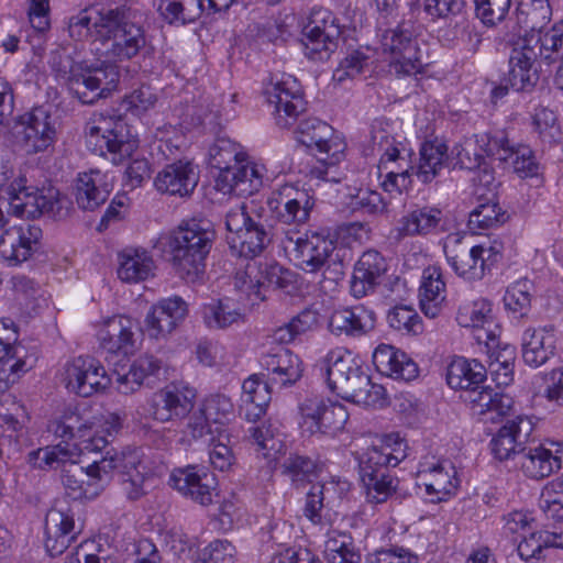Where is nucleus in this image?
<instances>
[{
    "label": "nucleus",
    "instance_id": "1",
    "mask_svg": "<svg viewBox=\"0 0 563 563\" xmlns=\"http://www.w3.org/2000/svg\"><path fill=\"white\" fill-rule=\"evenodd\" d=\"M63 484L67 496L74 500L92 499L103 489L109 479L106 467L115 468L123 483H130L131 498L140 495L144 474L140 471V461L135 460H93L85 465V460H66Z\"/></svg>",
    "mask_w": 563,
    "mask_h": 563
},
{
    "label": "nucleus",
    "instance_id": "2",
    "mask_svg": "<svg viewBox=\"0 0 563 563\" xmlns=\"http://www.w3.org/2000/svg\"><path fill=\"white\" fill-rule=\"evenodd\" d=\"M323 368L328 387L341 398L372 408H382L386 404V389L372 382L350 351H331L325 357Z\"/></svg>",
    "mask_w": 563,
    "mask_h": 563
},
{
    "label": "nucleus",
    "instance_id": "3",
    "mask_svg": "<svg viewBox=\"0 0 563 563\" xmlns=\"http://www.w3.org/2000/svg\"><path fill=\"white\" fill-rule=\"evenodd\" d=\"M49 64L57 77L67 80L69 90L86 104L108 97L117 88L120 78L117 65L74 63L64 49L52 52Z\"/></svg>",
    "mask_w": 563,
    "mask_h": 563
},
{
    "label": "nucleus",
    "instance_id": "4",
    "mask_svg": "<svg viewBox=\"0 0 563 563\" xmlns=\"http://www.w3.org/2000/svg\"><path fill=\"white\" fill-rule=\"evenodd\" d=\"M167 252L175 274L195 283L202 278L206 258L213 242V232L196 220L183 221L166 238Z\"/></svg>",
    "mask_w": 563,
    "mask_h": 563
},
{
    "label": "nucleus",
    "instance_id": "5",
    "mask_svg": "<svg viewBox=\"0 0 563 563\" xmlns=\"http://www.w3.org/2000/svg\"><path fill=\"white\" fill-rule=\"evenodd\" d=\"M296 139L317 158V164L310 169L312 177L329 183L341 180L339 164L345 158L346 150L341 134L327 122L309 118L299 123Z\"/></svg>",
    "mask_w": 563,
    "mask_h": 563
},
{
    "label": "nucleus",
    "instance_id": "6",
    "mask_svg": "<svg viewBox=\"0 0 563 563\" xmlns=\"http://www.w3.org/2000/svg\"><path fill=\"white\" fill-rule=\"evenodd\" d=\"M87 147L101 156L112 155L114 164L130 157L139 147V139L132 128L120 117L93 113L86 123Z\"/></svg>",
    "mask_w": 563,
    "mask_h": 563
},
{
    "label": "nucleus",
    "instance_id": "7",
    "mask_svg": "<svg viewBox=\"0 0 563 563\" xmlns=\"http://www.w3.org/2000/svg\"><path fill=\"white\" fill-rule=\"evenodd\" d=\"M100 43L103 54L113 62L129 60L146 44L143 26L121 9H108Z\"/></svg>",
    "mask_w": 563,
    "mask_h": 563
},
{
    "label": "nucleus",
    "instance_id": "8",
    "mask_svg": "<svg viewBox=\"0 0 563 563\" xmlns=\"http://www.w3.org/2000/svg\"><path fill=\"white\" fill-rule=\"evenodd\" d=\"M254 202L232 207L225 216L227 241L232 253L245 258L258 256L269 243L264 227L253 217Z\"/></svg>",
    "mask_w": 563,
    "mask_h": 563
},
{
    "label": "nucleus",
    "instance_id": "9",
    "mask_svg": "<svg viewBox=\"0 0 563 563\" xmlns=\"http://www.w3.org/2000/svg\"><path fill=\"white\" fill-rule=\"evenodd\" d=\"M443 252L454 273L468 282L479 280L500 258V250L494 245L482 244L470 246L461 233L446 235Z\"/></svg>",
    "mask_w": 563,
    "mask_h": 563
},
{
    "label": "nucleus",
    "instance_id": "10",
    "mask_svg": "<svg viewBox=\"0 0 563 563\" xmlns=\"http://www.w3.org/2000/svg\"><path fill=\"white\" fill-rule=\"evenodd\" d=\"M291 277V273L275 261H247L244 269L236 272L234 287L254 306L265 299L266 287L286 288Z\"/></svg>",
    "mask_w": 563,
    "mask_h": 563
},
{
    "label": "nucleus",
    "instance_id": "11",
    "mask_svg": "<svg viewBox=\"0 0 563 563\" xmlns=\"http://www.w3.org/2000/svg\"><path fill=\"white\" fill-rule=\"evenodd\" d=\"M380 49L390 74L411 76L420 73L422 62L418 42L412 32L404 24L383 33Z\"/></svg>",
    "mask_w": 563,
    "mask_h": 563
},
{
    "label": "nucleus",
    "instance_id": "12",
    "mask_svg": "<svg viewBox=\"0 0 563 563\" xmlns=\"http://www.w3.org/2000/svg\"><path fill=\"white\" fill-rule=\"evenodd\" d=\"M280 244L307 273L320 271L334 251V244L330 239L317 232L302 233L298 229L284 230Z\"/></svg>",
    "mask_w": 563,
    "mask_h": 563
},
{
    "label": "nucleus",
    "instance_id": "13",
    "mask_svg": "<svg viewBox=\"0 0 563 563\" xmlns=\"http://www.w3.org/2000/svg\"><path fill=\"white\" fill-rule=\"evenodd\" d=\"M382 151L377 165L378 178L386 192L400 194L411 186L412 152L393 136L386 135L379 143Z\"/></svg>",
    "mask_w": 563,
    "mask_h": 563
},
{
    "label": "nucleus",
    "instance_id": "14",
    "mask_svg": "<svg viewBox=\"0 0 563 563\" xmlns=\"http://www.w3.org/2000/svg\"><path fill=\"white\" fill-rule=\"evenodd\" d=\"M196 390L185 382H172L154 391L145 401L143 412L159 422L186 417L192 409Z\"/></svg>",
    "mask_w": 563,
    "mask_h": 563
},
{
    "label": "nucleus",
    "instance_id": "15",
    "mask_svg": "<svg viewBox=\"0 0 563 563\" xmlns=\"http://www.w3.org/2000/svg\"><path fill=\"white\" fill-rule=\"evenodd\" d=\"M341 35L336 16L328 9L313 8L302 31L305 55L312 60H323L335 51Z\"/></svg>",
    "mask_w": 563,
    "mask_h": 563
},
{
    "label": "nucleus",
    "instance_id": "16",
    "mask_svg": "<svg viewBox=\"0 0 563 563\" xmlns=\"http://www.w3.org/2000/svg\"><path fill=\"white\" fill-rule=\"evenodd\" d=\"M65 388L80 397L102 394L111 386V377L95 357L78 356L65 363L62 371Z\"/></svg>",
    "mask_w": 563,
    "mask_h": 563
},
{
    "label": "nucleus",
    "instance_id": "17",
    "mask_svg": "<svg viewBox=\"0 0 563 563\" xmlns=\"http://www.w3.org/2000/svg\"><path fill=\"white\" fill-rule=\"evenodd\" d=\"M264 97L279 125L305 111L306 102L299 81L289 74L273 75L265 85Z\"/></svg>",
    "mask_w": 563,
    "mask_h": 563
},
{
    "label": "nucleus",
    "instance_id": "18",
    "mask_svg": "<svg viewBox=\"0 0 563 563\" xmlns=\"http://www.w3.org/2000/svg\"><path fill=\"white\" fill-rule=\"evenodd\" d=\"M540 38L537 34H520L511 44L508 73L505 81L515 91H530L539 76L534 68L538 58L537 47Z\"/></svg>",
    "mask_w": 563,
    "mask_h": 563
},
{
    "label": "nucleus",
    "instance_id": "19",
    "mask_svg": "<svg viewBox=\"0 0 563 563\" xmlns=\"http://www.w3.org/2000/svg\"><path fill=\"white\" fill-rule=\"evenodd\" d=\"M18 128V143L26 154L45 152L57 139V121L44 107L20 115Z\"/></svg>",
    "mask_w": 563,
    "mask_h": 563
},
{
    "label": "nucleus",
    "instance_id": "20",
    "mask_svg": "<svg viewBox=\"0 0 563 563\" xmlns=\"http://www.w3.org/2000/svg\"><path fill=\"white\" fill-rule=\"evenodd\" d=\"M8 196L10 209L18 217L35 218L42 213H53L60 203L59 191L55 187L40 190L27 186L24 177L10 184Z\"/></svg>",
    "mask_w": 563,
    "mask_h": 563
},
{
    "label": "nucleus",
    "instance_id": "21",
    "mask_svg": "<svg viewBox=\"0 0 563 563\" xmlns=\"http://www.w3.org/2000/svg\"><path fill=\"white\" fill-rule=\"evenodd\" d=\"M188 313V303L180 296L162 298L151 306L144 318V334L151 340H166L180 327Z\"/></svg>",
    "mask_w": 563,
    "mask_h": 563
},
{
    "label": "nucleus",
    "instance_id": "22",
    "mask_svg": "<svg viewBox=\"0 0 563 563\" xmlns=\"http://www.w3.org/2000/svg\"><path fill=\"white\" fill-rule=\"evenodd\" d=\"M267 206L280 223L297 228L309 220L314 199L303 188L284 185L272 192Z\"/></svg>",
    "mask_w": 563,
    "mask_h": 563
},
{
    "label": "nucleus",
    "instance_id": "23",
    "mask_svg": "<svg viewBox=\"0 0 563 563\" xmlns=\"http://www.w3.org/2000/svg\"><path fill=\"white\" fill-rule=\"evenodd\" d=\"M100 347L107 353L129 356L136 351V322L125 314H114L96 325Z\"/></svg>",
    "mask_w": 563,
    "mask_h": 563
},
{
    "label": "nucleus",
    "instance_id": "24",
    "mask_svg": "<svg viewBox=\"0 0 563 563\" xmlns=\"http://www.w3.org/2000/svg\"><path fill=\"white\" fill-rule=\"evenodd\" d=\"M80 532L74 511L65 500H58L45 518L44 545L51 556L62 554Z\"/></svg>",
    "mask_w": 563,
    "mask_h": 563
},
{
    "label": "nucleus",
    "instance_id": "25",
    "mask_svg": "<svg viewBox=\"0 0 563 563\" xmlns=\"http://www.w3.org/2000/svg\"><path fill=\"white\" fill-rule=\"evenodd\" d=\"M169 485L181 496L201 506L212 503L217 482L214 475L205 466L188 465L173 470Z\"/></svg>",
    "mask_w": 563,
    "mask_h": 563
},
{
    "label": "nucleus",
    "instance_id": "26",
    "mask_svg": "<svg viewBox=\"0 0 563 563\" xmlns=\"http://www.w3.org/2000/svg\"><path fill=\"white\" fill-rule=\"evenodd\" d=\"M456 321L461 327L474 329L478 343L490 346L496 342L498 327L489 300L477 298L462 302L457 309Z\"/></svg>",
    "mask_w": 563,
    "mask_h": 563
},
{
    "label": "nucleus",
    "instance_id": "27",
    "mask_svg": "<svg viewBox=\"0 0 563 563\" xmlns=\"http://www.w3.org/2000/svg\"><path fill=\"white\" fill-rule=\"evenodd\" d=\"M495 140L498 137H489L486 134L465 137L452 147L450 159L461 168L483 172L485 183L489 184L494 178L485 163V157L495 156L496 147L493 144Z\"/></svg>",
    "mask_w": 563,
    "mask_h": 563
},
{
    "label": "nucleus",
    "instance_id": "28",
    "mask_svg": "<svg viewBox=\"0 0 563 563\" xmlns=\"http://www.w3.org/2000/svg\"><path fill=\"white\" fill-rule=\"evenodd\" d=\"M242 162L233 164L229 169L220 172L216 178V189L222 194L250 196L263 184V168L250 162L247 155Z\"/></svg>",
    "mask_w": 563,
    "mask_h": 563
},
{
    "label": "nucleus",
    "instance_id": "29",
    "mask_svg": "<svg viewBox=\"0 0 563 563\" xmlns=\"http://www.w3.org/2000/svg\"><path fill=\"white\" fill-rule=\"evenodd\" d=\"M122 426L121 417L115 412H101L95 415L87 428L81 432L82 440L75 444L78 446L79 455L85 454H104L102 457H113L109 449L108 435L117 433Z\"/></svg>",
    "mask_w": 563,
    "mask_h": 563
},
{
    "label": "nucleus",
    "instance_id": "30",
    "mask_svg": "<svg viewBox=\"0 0 563 563\" xmlns=\"http://www.w3.org/2000/svg\"><path fill=\"white\" fill-rule=\"evenodd\" d=\"M41 235L42 231L36 225L20 224L9 228L0 236V257L9 266L27 261Z\"/></svg>",
    "mask_w": 563,
    "mask_h": 563
},
{
    "label": "nucleus",
    "instance_id": "31",
    "mask_svg": "<svg viewBox=\"0 0 563 563\" xmlns=\"http://www.w3.org/2000/svg\"><path fill=\"white\" fill-rule=\"evenodd\" d=\"M375 312L363 306L357 305L352 308H335L329 316V330L335 335L361 336L375 328Z\"/></svg>",
    "mask_w": 563,
    "mask_h": 563
},
{
    "label": "nucleus",
    "instance_id": "32",
    "mask_svg": "<svg viewBox=\"0 0 563 563\" xmlns=\"http://www.w3.org/2000/svg\"><path fill=\"white\" fill-rule=\"evenodd\" d=\"M445 230L443 211L434 206L415 208L405 213L398 221V238L427 236Z\"/></svg>",
    "mask_w": 563,
    "mask_h": 563
},
{
    "label": "nucleus",
    "instance_id": "33",
    "mask_svg": "<svg viewBox=\"0 0 563 563\" xmlns=\"http://www.w3.org/2000/svg\"><path fill=\"white\" fill-rule=\"evenodd\" d=\"M376 371L387 377L410 382L418 374V365L405 352L390 344H378L372 355Z\"/></svg>",
    "mask_w": 563,
    "mask_h": 563
},
{
    "label": "nucleus",
    "instance_id": "34",
    "mask_svg": "<svg viewBox=\"0 0 563 563\" xmlns=\"http://www.w3.org/2000/svg\"><path fill=\"white\" fill-rule=\"evenodd\" d=\"M198 180L196 167L190 162L178 161L158 172L154 185L161 192L186 197L192 194Z\"/></svg>",
    "mask_w": 563,
    "mask_h": 563
},
{
    "label": "nucleus",
    "instance_id": "35",
    "mask_svg": "<svg viewBox=\"0 0 563 563\" xmlns=\"http://www.w3.org/2000/svg\"><path fill=\"white\" fill-rule=\"evenodd\" d=\"M556 334L553 328H529L521 339L523 362L537 368L544 365L556 352Z\"/></svg>",
    "mask_w": 563,
    "mask_h": 563
},
{
    "label": "nucleus",
    "instance_id": "36",
    "mask_svg": "<svg viewBox=\"0 0 563 563\" xmlns=\"http://www.w3.org/2000/svg\"><path fill=\"white\" fill-rule=\"evenodd\" d=\"M250 301L240 302L233 298L211 300L201 306V317L205 325L210 330H223L245 322Z\"/></svg>",
    "mask_w": 563,
    "mask_h": 563
},
{
    "label": "nucleus",
    "instance_id": "37",
    "mask_svg": "<svg viewBox=\"0 0 563 563\" xmlns=\"http://www.w3.org/2000/svg\"><path fill=\"white\" fill-rule=\"evenodd\" d=\"M261 363L271 375V380L280 386L292 385L302 376L301 360L284 346L271 349L262 356Z\"/></svg>",
    "mask_w": 563,
    "mask_h": 563
},
{
    "label": "nucleus",
    "instance_id": "38",
    "mask_svg": "<svg viewBox=\"0 0 563 563\" xmlns=\"http://www.w3.org/2000/svg\"><path fill=\"white\" fill-rule=\"evenodd\" d=\"M112 189L109 175L93 168L79 173L76 179V202L84 210H95L103 205Z\"/></svg>",
    "mask_w": 563,
    "mask_h": 563
},
{
    "label": "nucleus",
    "instance_id": "39",
    "mask_svg": "<svg viewBox=\"0 0 563 563\" xmlns=\"http://www.w3.org/2000/svg\"><path fill=\"white\" fill-rule=\"evenodd\" d=\"M533 430L532 420L525 415H518L501 427L490 441V453L494 457H510L521 453L522 438L526 439Z\"/></svg>",
    "mask_w": 563,
    "mask_h": 563
},
{
    "label": "nucleus",
    "instance_id": "40",
    "mask_svg": "<svg viewBox=\"0 0 563 563\" xmlns=\"http://www.w3.org/2000/svg\"><path fill=\"white\" fill-rule=\"evenodd\" d=\"M446 298V284L440 266L431 265L423 269L419 287V305L428 318L438 317Z\"/></svg>",
    "mask_w": 563,
    "mask_h": 563
},
{
    "label": "nucleus",
    "instance_id": "41",
    "mask_svg": "<svg viewBox=\"0 0 563 563\" xmlns=\"http://www.w3.org/2000/svg\"><path fill=\"white\" fill-rule=\"evenodd\" d=\"M445 378L450 388L464 393L462 397L465 399L473 390L484 387L482 383L486 378V371L475 360L455 356L448 365Z\"/></svg>",
    "mask_w": 563,
    "mask_h": 563
},
{
    "label": "nucleus",
    "instance_id": "42",
    "mask_svg": "<svg viewBox=\"0 0 563 563\" xmlns=\"http://www.w3.org/2000/svg\"><path fill=\"white\" fill-rule=\"evenodd\" d=\"M426 493L431 503H441L455 494L460 478L451 460H440L437 465L422 471Z\"/></svg>",
    "mask_w": 563,
    "mask_h": 563
},
{
    "label": "nucleus",
    "instance_id": "43",
    "mask_svg": "<svg viewBox=\"0 0 563 563\" xmlns=\"http://www.w3.org/2000/svg\"><path fill=\"white\" fill-rule=\"evenodd\" d=\"M360 477L366 488L367 500L380 504L387 500L395 489L387 465L377 460H358Z\"/></svg>",
    "mask_w": 563,
    "mask_h": 563
},
{
    "label": "nucleus",
    "instance_id": "44",
    "mask_svg": "<svg viewBox=\"0 0 563 563\" xmlns=\"http://www.w3.org/2000/svg\"><path fill=\"white\" fill-rule=\"evenodd\" d=\"M200 411L201 417L194 418L188 424V429L196 440L210 432L209 423L223 424L231 419L234 412L231 399L222 394L206 397Z\"/></svg>",
    "mask_w": 563,
    "mask_h": 563
},
{
    "label": "nucleus",
    "instance_id": "45",
    "mask_svg": "<svg viewBox=\"0 0 563 563\" xmlns=\"http://www.w3.org/2000/svg\"><path fill=\"white\" fill-rule=\"evenodd\" d=\"M87 422L75 410H65L58 418L52 420L47 426V432L53 433L60 441L53 446H46L44 457H70L73 452L68 440L74 438V431L84 432Z\"/></svg>",
    "mask_w": 563,
    "mask_h": 563
},
{
    "label": "nucleus",
    "instance_id": "46",
    "mask_svg": "<svg viewBox=\"0 0 563 563\" xmlns=\"http://www.w3.org/2000/svg\"><path fill=\"white\" fill-rule=\"evenodd\" d=\"M493 144L496 147L495 157L508 163L520 178L534 177L539 174V163L528 145H510L505 137H498Z\"/></svg>",
    "mask_w": 563,
    "mask_h": 563
},
{
    "label": "nucleus",
    "instance_id": "47",
    "mask_svg": "<svg viewBox=\"0 0 563 563\" xmlns=\"http://www.w3.org/2000/svg\"><path fill=\"white\" fill-rule=\"evenodd\" d=\"M465 401L470 404L474 415L481 417L493 415L487 418L492 421L495 417H505L515 411V401L511 396L486 386L481 390H473L470 397H465Z\"/></svg>",
    "mask_w": 563,
    "mask_h": 563
},
{
    "label": "nucleus",
    "instance_id": "48",
    "mask_svg": "<svg viewBox=\"0 0 563 563\" xmlns=\"http://www.w3.org/2000/svg\"><path fill=\"white\" fill-rule=\"evenodd\" d=\"M118 277L125 283H139L154 276L155 262L143 247H126L118 255Z\"/></svg>",
    "mask_w": 563,
    "mask_h": 563
},
{
    "label": "nucleus",
    "instance_id": "49",
    "mask_svg": "<svg viewBox=\"0 0 563 563\" xmlns=\"http://www.w3.org/2000/svg\"><path fill=\"white\" fill-rule=\"evenodd\" d=\"M242 410L249 421L258 420L271 401V389L266 382L254 374L242 385Z\"/></svg>",
    "mask_w": 563,
    "mask_h": 563
},
{
    "label": "nucleus",
    "instance_id": "50",
    "mask_svg": "<svg viewBox=\"0 0 563 563\" xmlns=\"http://www.w3.org/2000/svg\"><path fill=\"white\" fill-rule=\"evenodd\" d=\"M448 159H450V154H448V146L443 142L427 141L420 147L419 164L415 174L420 181L429 184L440 174Z\"/></svg>",
    "mask_w": 563,
    "mask_h": 563
},
{
    "label": "nucleus",
    "instance_id": "51",
    "mask_svg": "<svg viewBox=\"0 0 563 563\" xmlns=\"http://www.w3.org/2000/svg\"><path fill=\"white\" fill-rule=\"evenodd\" d=\"M552 18V8L549 0H520L516 19L523 34H537L549 24Z\"/></svg>",
    "mask_w": 563,
    "mask_h": 563
},
{
    "label": "nucleus",
    "instance_id": "52",
    "mask_svg": "<svg viewBox=\"0 0 563 563\" xmlns=\"http://www.w3.org/2000/svg\"><path fill=\"white\" fill-rule=\"evenodd\" d=\"M375 51L371 47H360L349 52L334 69L332 78L338 84L355 79L367 71L374 70Z\"/></svg>",
    "mask_w": 563,
    "mask_h": 563
},
{
    "label": "nucleus",
    "instance_id": "53",
    "mask_svg": "<svg viewBox=\"0 0 563 563\" xmlns=\"http://www.w3.org/2000/svg\"><path fill=\"white\" fill-rule=\"evenodd\" d=\"M106 20L107 10L85 9L70 18L68 23L69 35L76 41L91 37L100 42L102 35L101 25L103 26Z\"/></svg>",
    "mask_w": 563,
    "mask_h": 563
},
{
    "label": "nucleus",
    "instance_id": "54",
    "mask_svg": "<svg viewBox=\"0 0 563 563\" xmlns=\"http://www.w3.org/2000/svg\"><path fill=\"white\" fill-rule=\"evenodd\" d=\"M157 10L170 24L191 23L202 13V0H158Z\"/></svg>",
    "mask_w": 563,
    "mask_h": 563
},
{
    "label": "nucleus",
    "instance_id": "55",
    "mask_svg": "<svg viewBox=\"0 0 563 563\" xmlns=\"http://www.w3.org/2000/svg\"><path fill=\"white\" fill-rule=\"evenodd\" d=\"M19 332L14 322L10 319L0 320V363L3 365L18 358L9 365L10 374L19 375L25 371V362L19 355L16 342Z\"/></svg>",
    "mask_w": 563,
    "mask_h": 563
},
{
    "label": "nucleus",
    "instance_id": "56",
    "mask_svg": "<svg viewBox=\"0 0 563 563\" xmlns=\"http://www.w3.org/2000/svg\"><path fill=\"white\" fill-rule=\"evenodd\" d=\"M507 219L497 202L481 203L468 216L467 227L473 234H482L483 231L503 224Z\"/></svg>",
    "mask_w": 563,
    "mask_h": 563
},
{
    "label": "nucleus",
    "instance_id": "57",
    "mask_svg": "<svg viewBox=\"0 0 563 563\" xmlns=\"http://www.w3.org/2000/svg\"><path fill=\"white\" fill-rule=\"evenodd\" d=\"M366 454H378L383 457H407L411 452L406 438L400 432L393 431L373 437Z\"/></svg>",
    "mask_w": 563,
    "mask_h": 563
},
{
    "label": "nucleus",
    "instance_id": "58",
    "mask_svg": "<svg viewBox=\"0 0 563 563\" xmlns=\"http://www.w3.org/2000/svg\"><path fill=\"white\" fill-rule=\"evenodd\" d=\"M245 153L242 147L228 137H219L209 148V164L220 172L229 169L233 164L242 162Z\"/></svg>",
    "mask_w": 563,
    "mask_h": 563
},
{
    "label": "nucleus",
    "instance_id": "59",
    "mask_svg": "<svg viewBox=\"0 0 563 563\" xmlns=\"http://www.w3.org/2000/svg\"><path fill=\"white\" fill-rule=\"evenodd\" d=\"M532 288V282L527 278L510 284L504 295L506 309L521 317L527 314L531 305Z\"/></svg>",
    "mask_w": 563,
    "mask_h": 563
},
{
    "label": "nucleus",
    "instance_id": "60",
    "mask_svg": "<svg viewBox=\"0 0 563 563\" xmlns=\"http://www.w3.org/2000/svg\"><path fill=\"white\" fill-rule=\"evenodd\" d=\"M388 325L402 333L418 335L423 331V324L418 312L409 306H396L387 313Z\"/></svg>",
    "mask_w": 563,
    "mask_h": 563
},
{
    "label": "nucleus",
    "instance_id": "61",
    "mask_svg": "<svg viewBox=\"0 0 563 563\" xmlns=\"http://www.w3.org/2000/svg\"><path fill=\"white\" fill-rule=\"evenodd\" d=\"M539 507L548 519L563 521V481H552L542 489Z\"/></svg>",
    "mask_w": 563,
    "mask_h": 563
},
{
    "label": "nucleus",
    "instance_id": "62",
    "mask_svg": "<svg viewBox=\"0 0 563 563\" xmlns=\"http://www.w3.org/2000/svg\"><path fill=\"white\" fill-rule=\"evenodd\" d=\"M515 360L516 349L511 345L493 353L489 371L498 385L507 386L512 380Z\"/></svg>",
    "mask_w": 563,
    "mask_h": 563
},
{
    "label": "nucleus",
    "instance_id": "63",
    "mask_svg": "<svg viewBox=\"0 0 563 563\" xmlns=\"http://www.w3.org/2000/svg\"><path fill=\"white\" fill-rule=\"evenodd\" d=\"M161 368V360L150 354H143L133 361L128 374L120 376L118 380L120 384L132 380L140 387L146 378L157 375Z\"/></svg>",
    "mask_w": 563,
    "mask_h": 563
},
{
    "label": "nucleus",
    "instance_id": "64",
    "mask_svg": "<svg viewBox=\"0 0 563 563\" xmlns=\"http://www.w3.org/2000/svg\"><path fill=\"white\" fill-rule=\"evenodd\" d=\"M236 549L227 540H213L198 552L194 563H235Z\"/></svg>",
    "mask_w": 563,
    "mask_h": 563
}]
</instances>
